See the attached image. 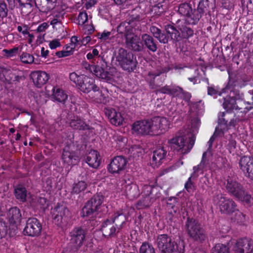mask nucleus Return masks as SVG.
<instances>
[{
  "label": "nucleus",
  "mask_w": 253,
  "mask_h": 253,
  "mask_svg": "<svg viewBox=\"0 0 253 253\" xmlns=\"http://www.w3.org/2000/svg\"><path fill=\"white\" fill-rule=\"evenodd\" d=\"M150 31L153 37L161 43L166 44L169 41L175 44L179 42V29H177L173 23L164 25V31L155 26H151Z\"/></svg>",
  "instance_id": "f257e3e1"
},
{
  "label": "nucleus",
  "mask_w": 253,
  "mask_h": 253,
  "mask_svg": "<svg viewBox=\"0 0 253 253\" xmlns=\"http://www.w3.org/2000/svg\"><path fill=\"white\" fill-rule=\"evenodd\" d=\"M157 248L161 253H184L185 246L183 241L179 244L168 234L158 235L155 240Z\"/></svg>",
  "instance_id": "f03ea898"
},
{
  "label": "nucleus",
  "mask_w": 253,
  "mask_h": 253,
  "mask_svg": "<svg viewBox=\"0 0 253 253\" xmlns=\"http://www.w3.org/2000/svg\"><path fill=\"white\" fill-rule=\"evenodd\" d=\"M235 82L229 76L226 87L222 89V92H230L229 95L224 98L223 107L227 111L233 112L234 110H239L242 112V108L238 107L236 103L237 100L242 99V95L240 94L238 89H235Z\"/></svg>",
  "instance_id": "7ed1b4c3"
},
{
  "label": "nucleus",
  "mask_w": 253,
  "mask_h": 253,
  "mask_svg": "<svg viewBox=\"0 0 253 253\" xmlns=\"http://www.w3.org/2000/svg\"><path fill=\"white\" fill-rule=\"evenodd\" d=\"M225 188L230 195L234 196L247 206H251L253 205V197L246 192L243 186L236 181L228 177Z\"/></svg>",
  "instance_id": "20e7f679"
},
{
  "label": "nucleus",
  "mask_w": 253,
  "mask_h": 253,
  "mask_svg": "<svg viewBox=\"0 0 253 253\" xmlns=\"http://www.w3.org/2000/svg\"><path fill=\"white\" fill-rule=\"evenodd\" d=\"M118 65L125 71L131 73L136 70L138 62L136 56L131 51L120 48L115 54Z\"/></svg>",
  "instance_id": "39448f33"
},
{
  "label": "nucleus",
  "mask_w": 253,
  "mask_h": 253,
  "mask_svg": "<svg viewBox=\"0 0 253 253\" xmlns=\"http://www.w3.org/2000/svg\"><path fill=\"white\" fill-rule=\"evenodd\" d=\"M185 229L188 236L194 241L203 243L207 236L201 223L196 218L187 217Z\"/></svg>",
  "instance_id": "423d86ee"
},
{
  "label": "nucleus",
  "mask_w": 253,
  "mask_h": 253,
  "mask_svg": "<svg viewBox=\"0 0 253 253\" xmlns=\"http://www.w3.org/2000/svg\"><path fill=\"white\" fill-rule=\"evenodd\" d=\"M105 199V196L100 192L94 195L84 204L80 211L82 217H87L98 212Z\"/></svg>",
  "instance_id": "0eeeda50"
},
{
  "label": "nucleus",
  "mask_w": 253,
  "mask_h": 253,
  "mask_svg": "<svg viewBox=\"0 0 253 253\" xmlns=\"http://www.w3.org/2000/svg\"><path fill=\"white\" fill-rule=\"evenodd\" d=\"M195 139L194 136L189 138L188 141H186L185 136L179 135L172 138L169 140L171 145V148H173L179 155H184L188 153L192 149Z\"/></svg>",
  "instance_id": "6e6552de"
},
{
  "label": "nucleus",
  "mask_w": 253,
  "mask_h": 253,
  "mask_svg": "<svg viewBox=\"0 0 253 253\" xmlns=\"http://www.w3.org/2000/svg\"><path fill=\"white\" fill-rule=\"evenodd\" d=\"M102 63L101 66L97 65H90L86 61L82 63L83 67L88 72L91 73L97 77L104 80L107 82H110L113 80L112 75L105 70L108 67L107 62L105 59L101 57Z\"/></svg>",
  "instance_id": "1a4fd4ad"
},
{
  "label": "nucleus",
  "mask_w": 253,
  "mask_h": 253,
  "mask_svg": "<svg viewBox=\"0 0 253 253\" xmlns=\"http://www.w3.org/2000/svg\"><path fill=\"white\" fill-rule=\"evenodd\" d=\"M51 214L53 222L60 227L66 225L71 216L69 210L63 205H57L52 210Z\"/></svg>",
  "instance_id": "9d476101"
},
{
  "label": "nucleus",
  "mask_w": 253,
  "mask_h": 253,
  "mask_svg": "<svg viewBox=\"0 0 253 253\" xmlns=\"http://www.w3.org/2000/svg\"><path fill=\"white\" fill-rule=\"evenodd\" d=\"M141 12L139 11V8L133 9L128 19V21H123L121 22L117 27V32L118 33H125L127 31H133V26L139 24L141 20Z\"/></svg>",
  "instance_id": "9b49d317"
},
{
  "label": "nucleus",
  "mask_w": 253,
  "mask_h": 253,
  "mask_svg": "<svg viewBox=\"0 0 253 253\" xmlns=\"http://www.w3.org/2000/svg\"><path fill=\"white\" fill-rule=\"evenodd\" d=\"M214 201H218L220 211L222 213L230 215L237 211V206L235 202L229 198L225 197L222 194L217 195L214 198Z\"/></svg>",
  "instance_id": "f8f14e48"
},
{
  "label": "nucleus",
  "mask_w": 253,
  "mask_h": 253,
  "mask_svg": "<svg viewBox=\"0 0 253 253\" xmlns=\"http://www.w3.org/2000/svg\"><path fill=\"white\" fill-rule=\"evenodd\" d=\"M123 34L126 47L131 50L135 52H139L143 50L144 44L142 40L133 33V31H127L125 33H118Z\"/></svg>",
  "instance_id": "ddd939ff"
},
{
  "label": "nucleus",
  "mask_w": 253,
  "mask_h": 253,
  "mask_svg": "<svg viewBox=\"0 0 253 253\" xmlns=\"http://www.w3.org/2000/svg\"><path fill=\"white\" fill-rule=\"evenodd\" d=\"M86 234L85 229L81 227L77 226L70 232V244H72L73 250L77 252L83 246L85 241Z\"/></svg>",
  "instance_id": "4468645a"
},
{
  "label": "nucleus",
  "mask_w": 253,
  "mask_h": 253,
  "mask_svg": "<svg viewBox=\"0 0 253 253\" xmlns=\"http://www.w3.org/2000/svg\"><path fill=\"white\" fill-rule=\"evenodd\" d=\"M42 225L40 221L35 217H29L26 221L23 234L30 237H38L41 234Z\"/></svg>",
  "instance_id": "2eb2a0df"
},
{
  "label": "nucleus",
  "mask_w": 253,
  "mask_h": 253,
  "mask_svg": "<svg viewBox=\"0 0 253 253\" xmlns=\"http://www.w3.org/2000/svg\"><path fill=\"white\" fill-rule=\"evenodd\" d=\"M132 129L138 134L142 135H157L153 129L152 119L136 121L132 125Z\"/></svg>",
  "instance_id": "dca6fc26"
},
{
  "label": "nucleus",
  "mask_w": 253,
  "mask_h": 253,
  "mask_svg": "<svg viewBox=\"0 0 253 253\" xmlns=\"http://www.w3.org/2000/svg\"><path fill=\"white\" fill-rule=\"evenodd\" d=\"M100 230L102 233V236L107 239L116 237L121 231L115 224H113L112 220L108 218L102 222Z\"/></svg>",
  "instance_id": "f3484780"
},
{
  "label": "nucleus",
  "mask_w": 253,
  "mask_h": 253,
  "mask_svg": "<svg viewBox=\"0 0 253 253\" xmlns=\"http://www.w3.org/2000/svg\"><path fill=\"white\" fill-rule=\"evenodd\" d=\"M166 78V75L160 71L149 72L147 78L149 87L156 90L162 85Z\"/></svg>",
  "instance_id": "a211bd4d"
},
{
  "label": "nucleus",
  "mask_w": 253,
  "mask_h": 253,
  "mask_svg": "<svg viewBox=\"0 0 253 253\" xmlns=\"http://www.w3.org/2000/svg\"><path fill=\"white\" fill-rule=\"evenodd\" d=\"M233 250L235 253H252L253 250V241L246 238L237 240Z\"/></svg>",
  "instance_id": "6ab92c4d"
},
{
  "label": "nucleus",
  "mask_w": 253,
  "mask_h": 253,
  "mask_svg": "<svg viewBox=\"0 0 253 253\" xmlns=\"http://www.w3.org/2000/svg\"><path fill=\"white\" fill-rule=\"evenodd\" d=\"M82 83V84L79 89L83 92L88 93L92 91L98 94L102 93V91L100 90L99 87L95 84V81L94 78L85 75L83 81Z\"/></svg>",
  "instance_id": "aec40b11"
},
{
  "label": "nucleus",
  "mask_w": 253,
  "mask_h": 253,
  "mask_svg": "<svg viewBox=\"0 0 253 253\" xmlns=\"http://www.w3.org/2000/svg\"><path fill=\"white\" fill-rule=\"evenodd\" d=\"M151 119L153 131L158 133L157 135L164 133L169 128V122L166 117L156 116Z\"/></svg>",
  "instance_id": "412c9836"
},
{
  "label": "nucleus",
  "mask_w": 253,
  "mask_h": 253,
  "mask_svg": "<svg viewBox=\"0 0 253 253\" xmlns=\"http://www.w3.org/2000/svg\"><path fill=\"white\" fill-rule=\"evenodd\" d=\"M193 26L184 21L178 25L179 42H186L194 36L195 30Z\"/></svg>",
  "instance_id": "4be33fe9"
},
{
  "label": "nucleus",
  "mask_w": 253,
  "mask_h": 253,
  "mask_svg": "<svg viewBox=\"0 0 253 253\" xmlns=\"http://www.w3.org/2000/svg\"><path fill=\"white\" fill-rule=\"evenodd\" d=\"M30 78L35 86L38 88L45 84L49 79V75L44 71H35L30 74Z\"/></svg>",
  "instance_id": "5701e85b"
},
{
  "label": "nucleus",
  "mask_w": 253,
  "mask_h": 253,
  "mask_svg": "<svg viewBox=\"0 0 253 253\" xmlns=\"http://www.w3.org/2000/svg\"><path fill=\"white\" fill-rule=\"evenodd\" d=\"M104 112L112 125L119 126L123 124V117L121 113L117 112L115 109L109 107L105 108Z\"/></svg>",
  "instance_id": "b1692460"
},
{
  "label": "nucleus",
  "mask_w": 253,
  "mask_h": 253,
  "mask_svg": "<svg viewBox=\"0 0 253 253\" xmlns=\"http://www.w3.org/2000/svg\"><path fill=\"white\" fill-rule=\"evenodd\" d=\"M204 15H211L216 7L215 0H200L197 7Z\"/></svg>",
  "instance_id": "393cba45"
},
{
  "label": "nucleus",
  "mask_w": 253,
  "mask_h": 253,
  "mask_svg": "<svg viewBox=\"0 0 253 253\" xmlns=\"http://www.w3.org/2000/svg\"><path fill=\"white\" fill-rule=\"evenodd\" d=\"M110 163L107 166L109 172L115 174L119 173L125 169L127 163V159H111Z\"/></svg>",
  "instance_id": "a878e982"
},
{
  "label": "nucleus",
  "mask_w": 253,
  "mask_h": 253,
  "mask_svg": "<svg viewBox=\"0 0 253 253\" xmlns=\"http://www.w3.org/2000/svg\"><path fill=\"white\" fill-rule=\"evenodd\" d=\"M7 218L10 226L17 227L20 224L22 219L20 209L17 207L10 208L8 211Z\"/></svg>",
  "instance_id": "bb28decb"
},
{
  "label": "nucleus",
  "mask_w": 253,
  "mask_h": 253,
  "mask_svg": "<svg viewBox=\"0 0 253 253\" xmlns=\"http://www.w3.org/2000/svg\"><path fill=\"white\" fill-rule=\"evenodd\" d=\"M109 219L112 220L113 224H115L119 228V229L121 230L124 227V225L126 224V216L124 212V210L120 209L114 211Z\"/></svg>",
  "instance_id": "cd10ccee"
},
{
  "label": "nucleus",
  "mask_w": 253,
  "mask_h": 253,
  "mask_svg": "<svg viewBox=\"0 0 253 253\" xmlns=\"http://www.w3.org/2000/svg\"><path fill=\"white\" fill-rule=\"evenodd\" d=\"M14 195L15 198L22 203L27 201L28 192L25 185L22 183H18L13 186Z\"/></svg>",
  "instance_id": "c85d7f7f"
},
{
  "label": "nucleus",
  "mask_w": 253,
  "mask_h": 253,
  "mask_svg": "<svg viewBox=\"0 0 253 253\" xmlns=\"http://www.w3.org/2000/svg\"><path fill=\"white\" fill-rule=\"evenodd\" d=\"M177 91L175 95L177 96L178 98H180L184 100L185 102L188 103V105L190 106H192L193 108H197L198 104L201 103L202 102V100H200L198 102H192L190 101L192 97L191 93L184 90L182 87L178 86H177Z\"/></svg>",
  "instance_id": "c756f323"
},
{
  "label": "nucleus",
  "mask_w": 253,
  "mask_h": 253,
  "mask_svg": "<svg viewBox=\"0 0 253 253\" xmlns=\"http://www.w3.org/2000/svg\"><path fill=\"white\" fill-rule=\"evenodd\" d=\"M239 164L240 169L246 171V176L253 180V159H240Z\"/></svg>",
  "instance_id": "7c9ffc66"
},
{
  "label": "nucleus",
  "mask_w": 253,
  "mask_h": 253,
  "mask_svg": "<svg viewBox=\"0 0 253 253\" xmlns=\"http://www.w3.org/2000/svg\"><path fill=\"white\" fill-rule=\"evenodd\" d=\"M141 40L144 46L145 45L149 50L153 52L157 51L158 43L152 36L147 34H143L141 35Z\"/></svg>",
  "instance_id": "2f4dec72"
},
{
  "label": "nucleus",
  "mask_w": 253,
  "mask_h": 253,
  "mask_svg": "<svg viewBox=\"0 0 253 253\" xmlns=\"http://www.w3.org/2000/svg\"><path fill=\"white\" fill-rule=\"evenodd\" d=\"M189 13V14L186 16L184 22L193 26L197 24L200 19L204 15L198 7L197 9H192V11Z\"/></svg>",
  "instance_id": "473e14b6"
},
{
  "label": "nucleus",
  "mask_w": 253,
  "mask_h": 253,
  "mask_svg": "<svg viewBox=\"0 0 253 253\" xmlns=\"http://www.w3.org/2000/svg\"><path fill=\"white\" fill-rule=\"evenodd\" d=\"M125 193L127 198L130 200L136 199L140 195L138 185L132 183L126 185Z\"/></svg>",
  "instance_id": "72a5a7b5"
},
{
  "label": "nucleus",
  "mask_w": 253,
  "mask_h": 253,
  "mask_svg": "<svg viewBox=\"0 0 253 253\" xmlns=\"http://www.w3.org/2000/svg\"><path fill=\"white\" fill-rule=\"evenodd\" d=\"M70 126L74 129L80 130H90L91 128L88 125L78 117L71 120Z\"/></svg>",
  "instance_id": "f704fd0d"
},
{
  "label": "nucleus",
  "mask_w": 253,
  "mask_h": 253,
  "mask_svg": "<svg viewBox=\"0 0 253 253\" xmlns=\"http://www.w3.org/2000/svg\"><path fill=\"white\" fill-rule=\"evenodd\" d=\"M88 184L84 180H79L75 182L72 186L71 193L72 195H78L84 192L87 188Z\"/></svg>",
  "instance_id": "c9c22d12"
},
{
  "label": "nucleus",
  "mask_w": 253,
  "mask_h": 253,
  "mask_svg": "<svg viewBox=\"0 0 253 253\" xmlns=\"http://www.w3.org/2000/svg\"><path fill=\"white\" fill-rule=\"evenodd\" d=\"M52 90L53 98L57 101L64 103L67 100L68 96L62 89L54 86Z\"/></svg>",
  "instance_id": "e433bc0d"
},
{
  "label": "nucleus",
  "mask_w": 253,
  "mask_h": 253,
  "mask_svg": "<svg viewBox=\"0 0 253 253\" xmlns=\"http://www.w3.org/2000/svg\"><path fill=\"white\" fill-rule=\"evenodd\" d=\"M178 86L166 85L156 90L157 92L174 96L176 93Z\"/></svg>",
  "instance_id": "4c0bfd02"
},
{
  "label": "nucleus",
  "mask_w": 253,
  "mask_h": 253,
  "mask_svg": "<svg viewBox=\"0 0 253 253\" xmlns=\"http://www.w3.org/2000/svg\"><path fill=\"white\" fill-rule=\"evenodd\" d=\"M130 153V157L132 158H142L145 151L139 145H132L128 150Z\"/></svg>",
  "instance_id": "58836bf2"
},
{
  "label": "nucleus",
  "mask_w": 253,
  "mask_h": 253,
  "mask_svg": "<svg viewBox=\"0 0 253 253\" xmlns=\"http://www.w3.org/2000/svg\"><path fill=\"white\" fill-rule=\"evenodd\" d=\"M229 115H232V112L225 111V112H220L218 115V123L220 126H224V127H228V121L231 119L229 117Z\"/></svg>",
  "instance_id": "ea45409f"
},
{
  "label": "nucleus",
  "mask_w": 253,
  "mask_h": 253,
  "mask_svg": "<svg viewBox=\"0 0 253 253\" xmlns=\"http://www.w3.org/2000/svg\"><path fill=\"white\" fill-rule=\"evenodd\" d=\"M25 78L24 75H16L13 73H10L7 76L6 80L9 84H15L20 83L25 80Z\"/></svg>",
  "instance_id": "a19ab883"
},
{
  "label": "nucleus",
  "mask_w": 253,
  "mask_h": 253,
  "mask_svg": "<svg viewBox=\"0 0 253 253\" xmlns=\"http://www.w3.org/2000/svg\"><path fill=\"white\" fill-rule=\"evenodd\" d=\"M192 9L191 4L184 2L182 3L179 5L178 12L180 14L186 17L187 15L189 14V12L192 11Z\"/></svg>",
  "instance_id": "79ce46f5"
},
{
  "label": "nucleus",
  "mask_w": 253,
  "mask_h": 253,
  "mask_svg": "<svg viewBox=\"0 0 253 253\" xmlns=\"http://www.w3.org/2000/svg\"><path fill=\"white\" fill-rule=\"evenodd\" d=\"M84 76V75H79L75 72H72L70 74L69 78L71 81L74 83L79 88Z\"/></svg>",
  "instance_id": "37998d69"
},
{
  "label": "nucleus",
  "mask_w": 253,
  "mask_h": 253,
  "mask_svg": "<svg viewBox=\"0 0 253 253\" xmlns=\"http://www.w3.org/2000/svg\"><path fill=\"white\" fill-rule=\"evenodd\" d=\"M86 58L88 60H91L92 63L95 64V61L96 59L97 58L98 60H101V57L103 58V56H101V55L99 54V51L97 49L94 48L92 49L91 51H90L86 54ZM98 61H97L98 62Z\"/></svg>",
  "instance_id": "c03bdc74"
},
{
  "label": "nucleus",
  "mask_w": 253,
  "mask_h": 253,
  "mask_svg": "<svg viewBox=\"0 0 253 253\" xmlns=\"http://www.w3.org/2000/svg\"><path fill=\"white\" fill-rule=\"evenodd\" d=\"M153 203L149 196H144L140 199L137 203V208L138 209H143L148 208Z\"/></svg>",
  "instance_id": "a18cd8bd"
},
{
  "label": "nucleus",
  "mask_w": 253,
  "mask_h": 253,
  "mask_svg": "<svg viewBox=\"0 0 253 253\" xmlns=\"http://www.w3.org/2000/svg\"><path fill=\"white\" fill-rule=\"evenodd\" d=\"M139 253H156V251L152 244L145 241L140 246Z\"/></svg>",
  "instance_id": "49530a36"
},
{
  "label": "nucleus",
  "mask_w": 253,
  "mask_h": 253,
  "mask_svg": "<svg viewBox=\"0 0 253 253\" xmlns=\"http://www.w3.org/2000/svg\"><path fill=\"white\" fill-rule=\"evenodd\" d=\"M211 253H230L228 245L217 244L212 249Z\"/></svg>",
  "instance_id": "de8ad7c7"
},
{
  "label": "nucleus",
  "mask_w": 253,
  "mask_h": 253,
  "mask_svg": "<svg viewBox=\"0 0 253 253\" xmlns=\"http://www.w3.org/2000/svg\"><path fill=\"white\" fill-rule=\"evenodd\" d=\"M8 7L3 0H0V22H2L3 19L8 15Z\"/></svg>",
  "instance_id": "09e8293b"
},
{
  "label": "nucleus",
  "mask_w": 253,
  "mask_h": 253,
  "mask_svg": "<svg viewBox=\"0 0 253 253\" xmlns=\"http://www.w3.org/2000/svg\"><path fill=\"white\" fill-rule=\"evenodd\" d=\"M177 199L176 197H170L167 200V207L169 210H172L174 213H176L178 211V208L176 206L177 203Z\"/></svg>",
  "instance_id": "8fccbe9b"
},
{
  "label": "nucleus",
  "mask_w": 253,
  "mask_h": 253,
  "mask_svg": "<svg viewBox=\"0 0 253 253\" xmlns=\"http://www.w3.org/2000/svg\"><path fill=\"white\" fill-rule=\"evenodd\" d=\"M222 93V90L220 91L217 87H215L213 85L208 86L207 94L208 95L216 98L218 96H221Z\"/></svg>",
  "instance_id": "3c124183"
},
{
  "label": "nucleus",
  "mask_w": 253,
  "mask_h": 253,
  "mask_svg": "<svg viewBox=\"0 0 253 253\" xmlns=\"http://www.w3.org/2000/svg\"><path fill=\"white\" fill-rule=\"evenodd\" d=\"M113 139L118 145L117 147H118L119 149L124 148L126 146V143L127 141V139L126 137L118 134H115L113 136Z\"/></svg>",
  "instance_id": "603ef678"
},
{
  "label": "nucleus",
  "mask_w": 253,
  "mask_h": 253,
  "mask_svg": "<svg viewBox=\"0 0 253 253\" xmlns=\"http://www.w3.org/2000/svg\"><path fill=\"white\" fill-rule=\"evenodd\" d=\"M167 154V150L164 147L157 148L153 152L152 158H165Z\"/></svg>",
  "instance_id": "864d4df0"
},
{
  "label": "nucleus",
  "mask_w": 253,
  "mask_h": 253,
  "mask_svg": "<svg viewBox=\"0 0 253 253\" xmlns=\"http://www.w3.org/2000/svg\"><path fill=\"white\" fill-rule=\"evenodd\" d=\"M21 61L25 64H31L33 63H37L34 60V56L28 53L23 52L20 55Z\"/></svg>",
  "instance_id": "5fc2aeb1"
},
{
  "label": "nucleus",
  "mask_w": 253,
  "mask_h": 253,
  "mask_svg": "<svg viewBox=\"0 0 253 253\" xmlns=\"http://www.w3.org/2000/svg\"><path fill=\"white\" fill-rule=\"evenodd\" d=\"M18 49V47H14L10 49H3L2 52L7 58H10L15 56L17 54Z\"/></svg>",
  "instance_id": "6e6d98bb"
},
{
  "label": "nucleus",
  "mask_w": 253,
  "mask_h": 253,
  "mask_svg": "<svg viewBox=\"0 0 253 253\" xmlns=\"http://www.w3.org/2000/svg\"><path fill=\"white\" fill-rule=\"evenodd\" d=\"M161 196V193L158 187L154 186L152 189V192L150 196L151 201L154 203L157 199H159Z\"/></svg>",
  "instance_id": "4d7b16f0"
},
{
  "label": "nucleus",
  "mask_w": 253,
  "mask_h": 253,
  "mask_svg": "<svg viewBox=\"0 0 253 253\" xmlns=\"http://www.w3.org/2000/svg\"><path fill=\"white\" fill-rule=\"evenodd\" d=\"M85 162L90 167L97 169L102 162V159H84Z\"/></svg>",
  "instance_id": "13d9d810"
},
{
  "label": "nucleus",
  "mask_w": 253,
  "mask_h": 253,
  "mask_svg": "<svg viewBox=\"0 0 253 253\" xmlns=\"http://www.w3.org/2000/svg\"><path fill=\"white\" fill-rule=\"evenodd\" d=\"M152 11L157 15H161L165 11V8L162 3H158L155 4L152 7Z\"/></svg>",
  "instance_id": "bf43d9fd"
},
{
  "label": "nucleus",
  "mask_w": 253,
  "mask_h": 253,
  "mask_svg": "<svg viewBox=\"0 0 253 253\" xmlns=\"http://www.w3.org/2000/svg\"><path fill=\"white\" fill-rule=\"evenodd\" d=\"M184 189L189 193L193 192L195 189V184L191 178H188L184 184Z\"/></svg>",
  "instance_id": "052dcab7"
},
{
  "label": "nucleus",
  "mask_w": 253,
  "mask_h": 253,
  "mask_svg": "<svg viewBox=\"0 0 253 253\" xmlns=\"http://www.w3.org/2000/svg\"><path fill=\"white\" fill-rule=\"evenodd\" d=\"M234 213H235V220H236L238 223L242 224L245 221V214L239 211L238 209L237 211Z\"/></svg>",
  "instance_id": "680f3d73"
},
{
  "label": "nucleus",
  "mask_w": 253,
  "mask_h": 253,
  "mask_svg": "<svg viewBox=\"0 0 253 253\" xmlns=\"http://www.w3.org/2000/svg\"><path fill=\"white\" fill-rule=\"evenodd\" d=\"M78 24L84 25L88 20V16L86 12H81L78 16Z\"/></svg>",
  "instance_id": "e2e57ef3"
},
{
  "label": "nucleus",
  "mask_w": 253,
  "mask_h": 253,
  "mask_svg": "<svg viewBox=\"0 0 253 253\" xmlns=\"http://www.w3.org/2000/svg\"><path fill=\"white\" fill-rule=\"evenodd\" d=\"M155 186L150 185H144L142 187V193L143 194V196H149L150 197L152 192V189Z\"/></svg>",
  "instance_id": "0e129e2a"
},
{
  "label": "nucleus",
  "mask_w": 253,
  "mask_h": 253,
  "mask_svg": "<svg viewBox=\"0 0 253 253\" xmlns=\"http://www.w3.org/2000/svg\"><path fill=\"white\" fill-rule=\"evenodd\" d=\"M37 203L40 206V208L42 210H45L48 206V201L44 197H39L38 199Z\"/></svg>",
  "instance_id": "69168bd1"
},
{
  "label": "nucleus",
  "mask_w": 253,
  "mask_h": 253,
  "mask_svg": "<svg viewBox=\"0 0 253 253\" xmlns=\"http://www.w3.org/2000/svg\"><path fill=\"white\" fill-rule=\"evenodd\" d=\"M7 228L5 223L0 222V238H2L6 235Z\"/></svg>",
  "instance_id": "338daca9"
},
{
  "label": "nucleus",
  "mask_w": 253,
  "mask_h": 253,
  "mask_svg": "<svg viewBox=\"0 0 253 253\" xmlns=\"http://www.w3.org/2000/svg\"><path fill=\"white\" fill-rule=\"evenodd\" d=\"M49 47L51 49H54L61 46V43L58 39H54L49 43Z\"/></svg>",
  "instance_id": "774afa93"
}]
</instances>
